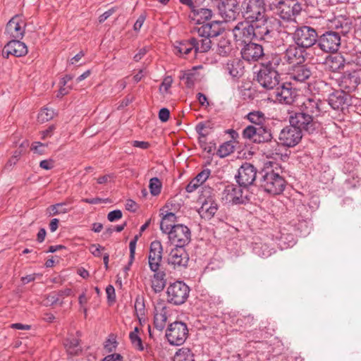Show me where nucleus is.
I'll list each match as a JSON object with an SVG mask.
<instances>
[{
	"label": "nucleus",
	"mask_w": 361,
	"mask_h": 361,
	"mask_svg": "<svg viewBox=\"0 0 361 361\" xmlns=\"http://www.w3.org/2000/svg\"><path fill=\"white\" fill-rule=\"evenodd\" d=\"M282 169L276 164L266 166L262 171L261 186L264 191L273 195L282 193L286 188V181L282 176Z\"/></svg>",
	"instance_id": "nucleus-1"
},
{
	"label": "nucleus",
	"mask_w": 361,
	"mask_h": 361,
	"mask_svg": "<svg viewBox=\"0 0 361 361\" xmlns=\"http://www.w3.org/2000/svg\"><path fill=\"white\" fill-rule=\"evenodd\" d=\"M281 60L279 56L275 55L268 61L262 63L257 80L264 89L273 90L279 85L280 76L276 68Z\"/></svg>",
	"instance_id": "nucleus-2"
},
{
	"label": "nucleus",
	"mask_w": 361,
	"mask_h": 361,
	"mask_svg": "<svg viewBox=\"0 0 361 361\" xmlns=\"http://www.w3.org/2000/svg\"><path fill=\"white\" fill-rule=\"evenodd\" d=\"M222 28L221 23L218 20H214L210 23H203L197 28L198 42L200 47H197V50L202 52L208 51L212 47L211 37H214L220 35Z\"/></svg>",
	"instance_id": "nucleus-3"
},
{
	"label": "nucleus",
	"mask_w": 361,
	"mask_h": 361,
	"mask_svg": "<svg viewBox=\"0 0 361 361\" xmlns=\"http://www.w3.org/2000/svg\"><path fill=\"white\" fill-rule=\"evenodd\" d=\"M253 30L252 37L255 40H268L271 38L275 25L279 24L276 19L267 18L265 16L251 21Z\"/></svg>",
	"instance_id": "nucleus-4"
},
{
	"label": "nucleus",
	"mask_w": 361,
	"mask_h": 361,
	"mask_svg": "<svg viewBox=\"0 0 361 361\" xmlns=\"http://www.w3.org/2000/svg\"><path fill=\"white\" fill-rule=\"evenodd\" d=\"M341 39L339 32L328 30L318 36L317 44L324 53L335 54L340 49Z\"/></svg>",
	"instance_id": "nucleus-5"
},
{
	"label": "nucleus",
	"mask_w": 361,
	"mask_h": 361,
	"mask_svg": "<svg viewBox=\"0 0 361 361\" xmlns=\"http://www.w3.org/2000/svg\"><path fill=\"white\" fill-rule=\"evenodd\" d=\"M263 0H243L240 11L245 20L253 21L264 16L265 8Z\"/></svg>",
	"instance_id": "nucleus-6"
},
{
	"label": "nucleus",
	"mask_w": 361,
	"mask_h": 361,
	"mask_svg": "<svg viewBox=\"0 0 361 361\" xmlns=\"http://www.w3.org/2000/svg\"><path fill=\"white\" fill-rule=\"evenodd\" d=\"M289 122L301 132L304 130L308 133H314L318 128L317 120L300 110L289 116Z\"/></svg>",
	"instance_id": "nucleus-7"
},
{
	"label": "nucleus",
	"mask_w": 361,
	"mask_h": 361,
	"mask_svg": "<svg viewBox=\"0 0 361 361\" xmlns=\"http://www.w3.org/2000/svg\"><path fill=\"white\" fill-rule=\"evenodd\" d=\"M190 288L183 281H176L167 288V300L176 305L183 304L189 296Z\"/></svg>",
	"instance_id": "nucleus-8"
},
{
	"label": "nucleus",
	"mask_w": 361,
	"mask_h": 361,
	"mask_svg": "<svg viewBox=\"0 0 361 361\" xmlns=\"http://www.w3.org/2000/svg\"><path fill=\"white\" fill-rule=\"evenodd\" d=\"M293 39L301 48H310L317 44L318 35L314 28L310 26H302L295 30Z\"/></svg>",
	"instance_id": "nucleus-9"
},
{
	"label": "nucleus",
	"mask_w": 361,
	"mask_h": 361,
	"mask_svg": "<svg viewBox=\"0 0 361 361\" xmlns=\"http://www.w3.org/2000/svg\"><path fill=\"white\" fill-rule=\"evenodd\" d=\"M179 207L180 205L178 204H173V201L171 200L167 202L162 209V211L165 209H167L166 210V214H164L163 212L161 213L163 216L160 223V229L164 233L169 234V232H171L177 225L176 224L177 217L174 212L178 210Z\"/></svg>",
	"instance_id": "nucleus-10"
},
{
	"label": "nucleus",
	"mask_w": 361,
	"mask_h": 361,
	"mask_svg": "<svg viewBox=\"0 0 361 361\" xmlns=\"http://www.w3.org/2000/svg\"><path fill=\"white\" fill-rule=\"evenodd\" d=\"M211 1L217 7L220 15L226 21L235 20L240 11L237 0Z\"/></svg>",
	"instance_id": "nucleus-11"
},
{
	"label": "nucleus",
	"mask_w": 361,
	"mask_h": 361,
	"mask_svg": "<svg viewBox=\"0 0 361 361\" xmlns=\"http://www.w3.org/2000/svg\"><path fill=\"white\" fill-rule=\"evenodd\" d=\"M169 239L175 247H185L191 240L190 228L183 224H177L168 234Z\"/></svg>",
	"instance_id": "nucleus-12"
},
{
	"label": "nucleus",
	"mask_w": 361,
	"mask_h": 361,
	"mask_svg": "<svg viewBox=\"0 0 361 361\" xmlns=\"http://www.w3.org/2000/svg\"><path fill=\"white\" fill-rule=\"evenodd\" d=\"M302 137V132L297 128L290 124V126L283 128L279 136V140L281 145L293 147L297 145Z\"/></svg>",
	"instance_id": "nucleus-13"
},
{
	"label": "nucleus",
	"mask_w": 361,
	"mask_h": 361,
	"mask_svg": "<svg viewBox=\"0 0 361 361\" xmlns=\"http://www.w3.org/2000/svg\"><path fill=\"white\" fill-rule=\"evenodd\" d=\"M325 106L324 102L314 97H310L303 101L300 106V110L317 120V118L322 116L326 112Z\"/></svg>",
	"instance_id": "nucleus-14"
},
{
	"label": "nucleus",
	"mask_w": 361,
	"mask_h": 361,
	"mask_svg": "<svg viewBox=\"0 0 361 361\" xmlns=\"http://www.w3.org/2000/svg\"><path fill=\"white\" fill-rule=\"evenodd\" d=\"M257 177V169L250 163L245 162L241 165L235 176L240 186L247 187L253 184Z\"/></svg>",
	"instance_id": "nucleus-15"
},
{
	"label": "nucleus",
	"mask_w": 361,
	"mask_h": 361,
	"mask_svg": "<svg viewBox=\"0 0 361 361\" xmlns=\"http://www.w3.org/2000/svg\"><path fill=\"white\" fill-rule=\"evenodd\" d=\"M184 247H175L169 255L168 264L174 269H181L188 266L189 255Z\"/></svg>",
	"instance_id": "nucleus-16"
},
{
	"label": "nucleus",
	"mask_w": 361,
	"mask_h": 361,
	"mask_svg": "<svg viewBox=\"0 0 361 361\" xmlns=\"http://www.w3.org/2000/svg\"><path fill=\"white\" fill-rule=\"evenodd\" d=\"M361 82V70L344 73L340 78L339 87L345 92L354 91Z\"/></svg>",
	"instance_id": "nucleus-17"
},
{
	"label": "nucleus",
	"mask_w": 361,
	"mask_h": 361,
	"mask_svg": "<svg viewBox=\"0 0 361 361\" xmlns=\"http://www.w3.org/2000/svg\"><path fill=\"white\" fill-rule=\"evenodd\" d=\"M232 31L233 37L237 42L247 43L254 39L252 23L250 20H245L238 22Z\"/></svg>",
	"instance_id": "nucleus-18"
},
{
	"label": "nucleus",
	"mask_w": 361,
	"mask_h": 361,
	"mask_svg": "<svg viewBox=\"0 0 361 361\" xmlns=\"http://www.w3.org/2000/svg\"><path fill=\"white\" fill-rule=\"evenodd\" d=\"M242 186L228 185L222 193V199L226 202L232 204H242L245 203L247 198L243 195Z\"/></svg>",
	"instance_id": "nucleus-19"
},
{
	"label": "nucleus",
	"mask_w": 361,
	"mask_h": 361,
	"mask_svg": "<svg viewBox=\"0 0 361 361\" xmlns=\"http://www.w3.org/2000/svg\"><path fill=\"white\" fill-rule=\"evenodd\" d=\"M25 23L18 16L13 17L6 24L5 34L11 39H22L25 34Z\"/></svg>",
	"instance_id": "nucleus-20"
},
{
	"label": "nucleus",
	"mask_w": 361,
	"mask_h": 361,
	"mask_svg": "<svg viewBox=\"0 0 361 361\" xmlns=\"http://www.w3.org/2000/svg\"><path fill=\"white\" fill-rule=\"evenodd\" d=\"M27 51V47L25 43L18 39H12L4 47L2 56L6 59H8L10 55L20 57L25 56Z\"/></svg>",
	"instance_id": "nucleus-21"
},
{
	"label": "nucleus",
	"mask_w": 361,
	"mask_h": 361,
	"mask_svg": "<svg viewBox=\"0 0 361 361\" xmlns=\"http://www.w3.org/2000/svg\"><path fill=\"white\" fill-rule=\"evenodd\" d=\"M283 59L289 64H302L305 61V50L296 44L289 45L283 54Z\"/></svg>",
	"instance_id": "nucleus-22"
},
{
	"label": "nucleus",
	"mask_w": 361,
	"mask_h": 361,
	"mask_svg": "<svg viewBox=\"0 0 361 361\" xmlns=\"http://www.w3.org/2000/svg\"><path fill=\"white\" fill-rule=\"evenodd\" d=\"M276 99L286 104H291L296 97L295 90L291 87L290 83H283L276 88L274 92Z\"/></svg>",
	"instance_id": "nucleus-23"
},
{
	"label": "nucleus",
	"mask_w": 361,
	"mask_h": 361,
	"mask_svg": "<svg viewBox=\"0 0 361 361\" xmlns=\"http://www.w3.org/2000/svg\"><path fill=\"white\" fill-rule=\"evenodd\" d=\"M241 55L245 61H257L264 56V50L262 45L249 42L242 49Z\"/></svg>",
	"instance_id": "nucleus-24"
},
{
	"label": "nucleus",
	"mask_w": 361,
	"mask_h": 361,
	"mask_svg": "<svg viewBox=\"0 0 361 361\" xmlns=\"http://www.w3.org/2000/svg\"><path fill=\"white\" fill-rule=\"evenodd\" d=\"M200 45L198 38L192 37L189 40L176 42L173 47V51L180 56L188 55L192 49H194L195 53H202L196 49Z\"/></svg>",
	"instance_id": "nucleus-25"
},
{
	"label": "nucleus",
	"mask_w": 361,
	"mask_h": 361,
	"mask_svg": "<svg viewBox=\"0 0 361 361\" xmlns=\"http://www.w3.org/2000/svg\"><path fill=\"white\" fill-rule=\"evenodd\" d=\"M167 307L164 300H159L154 305V324L157 329L161 331L167 321Z\"/></svg>",
	"instance_id": "nucleus-26"
},
{
	"label": "nucleus",
	"mask_w": 361,
	"mask_h": 361,
	"mask_svg": "<svg viewBox=\"0 0 361 361\" xmlns=\"http://www.w3.org/2000/svg\"><path fill=\"white\" fill-rule=\"evenodd\" d=\"M224 70L232 78L238 79L244 74V62L238 58L228 59L224 65Z\"/></svg>",
	"instance_id": "nucleus-27"
},
{
	"label": "nucleus",
	"mask_w": 361,
	"mask_h": 361,
	"mask_svg": "<svg viewBox=\"0 0 361 361\" xmlns=\"http://www.w3.org/2000/svg\"><path fill=\"white\" fill-rule=\"evenodd\" d=\"M345 63V59L343 55L340 54L329 55L326 56L324 61L326 69L332 73H337L343 70ZM347 63L348 64L350 62H347Z\"/></svg>",
	"instance_id": "nucleus-28"
},
{
	"label": "nucleus",
	"mask_w": 361,
	"mask_h": 361,
	"mask_svg": "<svg viewBox=\"0 0 361 361\" xmlns=\"http://www.w3.org/2000/svg\"><path fill=\"white\" fill-rule=\"evenodd\" d=\"M188 335V329L186 324L181 322H176L169 325L165 336L166 338H186Z\"/></svg>",
	"instance_id": "nucleus-29"
},
{
	"label": "nucleus",
	"mask_w": 361,
	"mask_h": 361,
	"mask_svg": "<svg viewBox=\"0 0 361 361\" xmlns=\"http://www.w3.org/2000/svg\"><path fill=\"white\" fill-rule=\"evenodd\" d=\"M312 72L306 65L294 66L289 73L290 79L300 82L306 81L311 75Z\"/></svg>",
	"instance_id": "nucleus-30"
},
{
	"label": "nucleus",
	"mask_w": 361,
	"mask_h": 361,
	"mask_svg": "<svg viewBox=\"0 0 361 361\" xmlns=\"http://www.w3.org/2000/svg\"><path fill=\"white\" fill-rule=\"evenodd\" d=\"M219 209L218 204L211 197L204 200L199 209V214L202 218L211 219Z\"/></svg>",
	"instance_id": "nucleus-31"
},
{
	"label": "nucleus",
	"mask_w": 361,
	"mask_h": 361,
	"mask_svg": "<svg viewBox=\"0 0 361 361\" xmlns=\"http://www.w3.org/2000/svg\"><path fill=\"white\" fill-rule=\"evenodd\" d=\"M190 9L191 12L189 15V17L197 24H203L204 21L208 20L212 16V11L209 8H197L195 6H193Z\"/></svg>",
	"instance_id": "nucleus-32"
},
{
	"label": "nucleus",
	"mask_w": 361,
	"mask_h": 361,
	"mask_svg": "<svg viewBox=\"0 0 361 361\" xmlns=\"http://www.w3.org/2000/svg\"><path fill=\"white\" fill-rule=\"evenodd\" d=\"M347 100V95L343 90L335 91L329 95V104L337 110L343 107Z\"/></svg>",
	"instance_id": "nucleus-33"
},
{
	"label": "nucleus",
	"mask_w": 361,
	"mask_h": 361,
	"mask_svg": "<svg viewBox=\"0 0 361 361\" xmlns=\"http://www.w3.org/2000/svg\"><path fill=\"white\" fill-rule=\"evenodd\" d=\"M166 274L164 271L154 272L151 278V287L154 293L161 292L166 284Z\"/></svg>",
	"instance_id": "nucleus-34"
},
{
	"label": "nucleus",
	"mask_w": 361,
	"mask_h": 361,
	"mask_svg": "<svg viewBox=\"0 0 361 361\" xmlns=\"http://www.w3.org/2000/svg\"><path fill=\"white\" fill-rule=\"evenodd\" d=\"M135 312L141 325L146 322L145 305L144 297L137 295L135 300Z\"/></svg>",
	"instance_id": "nucleus-35"
},
{
	"label": "nucleus",
	"mask_w": 361,
	"mask_h": 361,
	"mask_svg": "<svg viewBox=\"0 0 361 361\" xmlns=\"http://www.w3.org/2000/svg\"><path fill=\"white\" fill-rule=\"evenodd\" d=\"M256 138H255V142H268L272 139V134L271 130L267 126L266 123L256 126Z\"/></svg>",
	"instance_id": "nucleus-36"
},
{
	"label": "nucleus",
	"mask_w": 361,
	"mask_h": 361,
	"mask_svg": "<svg viewBox=\"0 0 361 361\" xmlns=\"http://www.w3.org/2000/svg\"><path fill=\"white\" fill-rule=\"evenodd\" d=\"M265 154L268 157H281L282 156V147L280 142L271 141V140L269 141L265 146Z\"/></svg>",
	"instance_id": "nucleus-37"
},
{
	"label": "nucleus",
	"mask_w": 361,
	"mask_h": 361,
	"mask_svg": "<svg viewBox=\"0 0 361 361\" xmlns=\"http://www.w3.org/2000/svg\"><path fill=\"white\" fill-rule=\"evenodd\" d=\"M255 126H259L267 123V117L261 111H252L248 113L245 117Z\"/></svg>",
	"instance_id": "nucleus-38"
},
{
	"label": "nucleus",
	"mask_w": 361,
	"mask_h": 361,
	"mask_svg": "<svg viewBox=\"0 0 361 361\" xmlns=\"http://www.w3.org/2000/svg\"><path fill=\"white\" fill-rule=\"evenodd\" d=\"M233 50L232 42L226 38L221 37L218 43L217 52L223 56H228Z\"/></svg>",
	"instance_id": "nucleus-39"
},
{
	"label": "nucleus",
	"mask_w": 361,
	"mask_h": 361,
	"mask_svg": "<svg viewBox=\"0 0 361 361\" xmlns=\"http://www.w3.org/2000/svg\"><path fill=\"white\" fill-rule=\"evenodd\" d=\"M253 251L257 255L263 258L270 257L275 252L274 248H271L267 243H255Z\"/></svg>",
	"instance_id": "nucleus-40"
},
{
	"label": "nucleus",
	"mask_w": 361,
	"mask_h": 361,
	"mask_svg": "<svg viewBox=\"0 0 361 361\" xmlns=\"http://www.w3.org/2000/svg\"><path fill=\"white\" fill-rule=\"evenodd\" d=\"M213 128L214 123L211 121H206L199 123L195 127V130L199 135L198 137L206 138Z\"/></svg>",
	"instance_id": "nucleus-41"
},
{
	"label": "nucleus",
	"mask_w": 361,
	"mask_h": 361,
	"mask_svg": "<svg viewBox=\"0 0 361 361\" xmlns=\"http://www.w3.org/2000/svg\"><path fill=\"white\" fill-rule=\"evenodd\" d=\"M290 5L288 4L285 1L278 7L274 13L279 15V17L283 20L288 21H293V18L291 14Z\"/></svg>",
	"instance_id": "nucleus-42"
},
{
	"label": "nucleus",
	"mask_w": 361,
	"mask_h": 361,
	"mask_svg": "<svg viewBox=\"0 0 361 361\" xmlns=\"http://www.w3.org/2000/svg\"><path fill=\"white\" fill-rule=\"evenodd\" d=\"M66 204V202H61L49 206L47 208V214H48L49 216H51L68 212L70 209L63 207Z\"/></svg>",
	"instance_id": "nucleus-43"
},
{
	"label": "nucleus",
	"mask_w": 361,
	"mask_h": 361,
	"mask_svg": "<svg viewBox=\"0 0 361 361\" xmlns=\"http://www.w3.org/2000/svg\"><path fill=\"white\" fill-rule=\"evenodd\" d=\"M63 345L69 354L77 355L82 351L79 340H65Z\"/></svg>",
	"instance_id": "nucleus-44"
},
{
	"label": "nucleus",
	"mask_w": 361,
	"mask_h": 361,
	"mask_svg": "<svg viewBox=\"0 0 361 361\" xmlns=\"http://www.w3.org/2000/svg\"><path fill=\"white\" fill-rule=\"evenodd\" d=\"M173 361H194L193 355L188 348H181L174 355Z\"/></svg>",
	"instance_id": "nucleus-45"
},
{
	"label": "nucleus",
	"mask_w": 361,
	"mask_h": 361,
	"mask_svg": "<svg viewBox=\"0 0 361 361\" xmlns=\"http://www.w3.org/2000/svg\"><path fill=\"white\" fill-rule=\"evenodd\" d=\"M234 149V145L231 141L226 142L219 146L216 154L219 157L224 158L233 153Z\"/></svg>",
	"instance_id": "nucleus-46"
},
{
	"label": "nucleus",
	"mask_w": 361,
	"mask_h": 361,
	"mask_svg": "<svg viewBox=\"0 0 361 361\" xmlns=\"http://www.w3.org/2000/svg\"><path fill=\"white\" fill-rule=\"evenodd\" d=\"M163 247L159 240H154L150 243L148 257H157L162 258Z\"/></svg>",
	"instance_id": "nucleus-47"
},
{
	"label": "nucleus",
	"mask_w": 361,
	"mask_h": 361,
	"mask_svg": "<svg viewBox=\"0 0 361 361\" xmlns=\"http://www.w3.org/2000/svg\"><path fill=\"white\" fill-rule=\"evenodd\" d=\"M180 79L185 80L186 86L190 88L195 85V82L197 80V75L195 71H187L180 76Z\"/></svg>",
	"instance_id": "nucleus-48"
},
{
	"label": "nucleus",
	"mask_w": 361,
	"mask_h": 361,
	"mask_svg": "<svg viewBox=\"0 0 361 361\" xmlns=\"http://www.w3.org/2000/svg\"><path fill=\"white\" fill-rule=\"evenodd\" d=\"M279 245L281 249L287 248L295 244V239L292 234L281 233L279 239Z\"/></svg>",
	"instance_id": "nucleus-49"
},
{
	"label": "nucleus",
	"mask_w": 361,
	"mask_h": 361,
	"mask_svg": "<svg viewBox=\"0 0 361 361\" xmlns=\"http://www.w3.org/2000/svg\"><path fill=\"white\" fill-rule=\"evenodd\" d=\"M150 192L152 195H158L161 192V183L158 178H152L149 180V185Z\"/></svg>",
	"instance_id": "nucleus-50"
},
{
	"label": "nucleus",
	"mask_w": 361,
	"mask_h": 361,
	"mask_svg": "<svg viewBox=\"0 0 361 361\" xmlns=\"http://www.w3.org/2000/svg\"><path fill=\"white\" fill-rule=\"evenodd\" d=\"M256 126L253 125H249L245 128L242 132V136L244 139L250 140L255 142V138H256Z\"/></svg>",
	"instance_id": "nucleus-51"
},
{
	"label": "nucleus",
	"mask_w": 361,
	"mask_h": 361,
	"mask_svg": "<svg viewBox=\"0 0 361 361\" xmlns=\"http://www.w3.org/2000/svg\"><path fill=\"white\" fill-rule=\"evenodd\" d=\"M255 318L252 315H243L237 319V324L240 326L248 327L254 324Z\"/></svg>",
	"instance_id": "nucleus-52"
},
{
	"label": "nucleus",
	"mask_w": 361,
	"mask_h": 361,
	"mask_svg": "<svg viewBox=\"0 0 361 361\" xmlns=\"http://www.w3.org/2000/svg\"><path fill=\"white\" fill-rule=\"evenodd\" d=\"M54 112L52 109L44 108L38 114V120L42 122H47L53 118Z\"/></svg>",
	"instance_id": "nucleus-53"
},
{
	"label": "nucleus",
	"mask_w": 361,
	"mask_h": 361,
	"mask_svg": "<svg viewBox=\"0 0 361 361\" xmlns=\"http://www.w3.org/2000/svg\"><path fill=\"white\" fill-rule=\"evenodd\" d=\"M198 142L200 147L209 154L214 152L216 148V145L214 142H207L206 138L198 137Z\"/></svg>",
	"instance_id": "nucleus-54"
},
{
	"label": "nucleus",
	"mask_w": 361,
	"mask_h": 361,
	"mask_svg": "<svg viewBox=\"0 0 361 361\" xmlns=\"http://www.w3.org/2000/svg\"><path fill=\"white\" fill-rule=\"evenodd\" d=\"M139 235H135L133 240H130L129 243V250H130V257H129V262H128V267H126V269H129V267L133 264L134 259H135V248H136V244L137 241L138 240Z\"/></svg>",
	"instance_id": "nucleus-55"
},
{
	"label": "nucleus",
	"mask_w": 361,
	"mask_h": 361,
	"mask_svg": "<svg viewBox=\"0 0 361 361\" xmlns=\"http://www.w3.org/2000/svg\"><path fill=\"white\" fill-rule=\"evenodd\" d=\"M162 258L157 257H148L149 267L152 271H159Z\"/></svg>",
	"instance_id": "nucleus-56"
},
{
	"label": "nucleus",
	"mask_w": 361,
	"mask_h": 361,
	"mask_svg": "<svg viewBox=\"0 0 361 361\" xmlns=\"http://www.w3.org/2000/svg\"><path fill=\"white\" fill-rule=\"evenodd\" d=\"M48 145L46 143H42L40 142H34L31 145V150L38 154H45V149Z\"/></svg>",
	"instance_id": "nucleus-57"
},
{
	"label": "nucleus",
	"mask_w": 361,
	"mask_h": 361,
	"mask_svg": "<svg viewBox=\"0 0 361 361\" xmlns=\"http://www.w3.org/2000/svg\"><path fill=\"white\" fill-rule=\"evenodd\" d=\"M211 175V170L209 169H204L200 172L195 178L200 185H202Z\"/></svg>",
	"instance_id": "nucleus-58"
},
{
	"label": "nucleus",
	"mask_w": 361,
	"mask_h": 361,
	"mask_svg": "<svg viewBox=\"0 0 361 361\" xmlns=\"http://www.w3.org/2000/svg\"><path fill=\"white\" fill-rule=\"evenodd\" d=\"M264 4V8L267 6L271 11H274L278 7H279L283 2V0H263Z\"/></svg>",
	"instance_id": "nucleus-59"
},
{
	"label": "nucleus",
	"mask_w": 361,
	"mask_h": 361,
	"mask_svg": "<svg viewBox=\"0 0 361 361\" xmlns=\"http://www.w3.org/2000/svg\"><path fill=\"white\" fill-rule=\"evenodd\" d=\"M132 345L134 348L140 351L147 350L148 344L145 342V340H131Z\"/></svg>",
	"instance_id": "nucleus-60"
},
{
	"label": "nucleus",
	"mask_w": 361,
	"mask_h": 361,
	"mask_svg": "<svg viewBox=\"0 0 361 361\" xmlns=\"http://www.w3.org/2000/svg\"><path fill=\"white\" fill-rule=\"evenodd\" d=\"M172 82H173V78L171 76L165 77L160 85L159 90L162 91V90H164V92H168V90L171 87Z\"/></svg>",
	"instance_id": "nucleus-61"
},
{
	"label": "nucleus",
	"mask_w": 361,
	"mask_h": 361,
	"mask_svg": "<svg viewBox=\"0 0 361 361\" xmlns=\"http://www.w3.org/2000/svg\"><path fill=\"white\" fill-rule=\"evenodd\" d=\"M117 344L116 340H106L104 346V351L106 353H112L116 350Z\"/></svg>",
	"instance_id": "nucleus-62"
},
{
	"label": "nucleus",
	"mask_w": 361,
	"mask_h": 361,
	"mask_svg": "<svg viewBox=\"0 0 361 361\" xmlns=\"http://www.w3.org/2000/svg\"><path fill=\"white\" fill-rule=\"evenodd\" d=\"M200 185H201L200 183H198V180H197L195 178H194L187 185V186L185 187V190L187 192L191 193L195 191Z\"/></svg>",
	"instance_id": "nucleus-63"
},
{
	"label": "nucleus",
	"mask_w": 361,
	"mask_h": 361,
	"mask_svg": "<svg viewBox=\"0 0 361 361\" xmlns=\"http://www.w3.org/2000/svg\"><path fill=\"white\" fill-rule=\"evenodd\" d=\"M122 217V212L119 209H116L110 212L107 215V219L109 221H116Z\"/></svg>",
	"instance_id": "nucleus-64"
}]
</instances>
